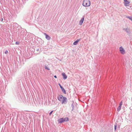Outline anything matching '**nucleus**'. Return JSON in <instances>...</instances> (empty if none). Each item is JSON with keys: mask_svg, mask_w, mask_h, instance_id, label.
<instances>
[{"mask_svg": "<svg viewBox=\"0 0 132 132\" xmlns=\"http://www.w3.org/2000/svg\"><path fill=\"white\" fill-rule=\"evenodd\" d=\"M59 85L60 87L61 88V90H62V91L65 94H66V92L65 90L64 89V88L61 86V85L60 84H59Z\"/></svg>", "mask_w": 132, "mask_h": 132, "instance_id": "39448f33", "label": "nucleus"}, {"mask_svg": "<svg viewBox=\"0 0 132 132\" xmlns=\"http://www.w3.org/2000/svg\"><path fill=\"white\" fill-rule=\"evenodd\" d=\"M63 119L64 121H67L69 120V119L68 118H65Z\"/></svg>", "mask_w": 132, "mask_h": 132, "instance_id": "f8f14e48", "label": "nucleus"}, {"mask_svg": "<svg viewBox=\"0 0 132 132\" xmlns=\"http://www.w3.org/2000/svg\"><path fill=\"white\" fill-rule=\"evenodd\" d=\"M54 77L55 78H57V77H56V76L55 75V76H54Z\"/></svg>", "mask_w": 132, "mask_h": 132, "instance_id": "aec40b11", "label": "nucleus"}, {"mask_svg": "<svg viewBox=\"0 0 132 132\" xmlns=\"http://www.w3.org/2000/svg\"><path fill=\"white\" fill-rule=\"evenodd\" d=\"M84 18L83 17L80 20V21H79V24L80 25H81L84 22Z\"/></svg>", "mask_w": 132, "mask_h": 132, "instance_id": "6e6552de", "label": "nucleus"}, {"mask_svg": "<svg viewBox=\"0 0 132 132\" xmlns=\"http://www.w3.org/2000/svg\"><path fill=\"white\" fill-rule=\"evenodd\" d=\"M62 75L63 77V78L64 79H65L67 78V76L64 73H62Z\"/></svg>", "mask_w": 132, "mask_h": 132, "instance_id": "1a4fd4ad", "label": "nucleus"}, {"mask_svg": "<svg viewBox=\"0 0 132 132\" xmlns=\"http://www.w3.org/2000/svg\"><path fill=\"white\" fill-rule=\"evenodd\" d=\"M57 98L61 102L62 104H65L67 101V98L63 97L62 95H59Z\"/></svg>", "mask_w": 132, "mask_h": 132, "instance_id": "f257e3e1", "label": "nucleus"}, {"mask_svg": "<svg viewBox=\"0 0 132 132\" xmlns=\"http://www.w3.org/2000/svg\"><path fill=\"white\" fill-rule=\"evenodd\" d=\"M127 18H128L130 20L132 21V17L127 16Z\"/></svg>", "mask_w": 132, "mask_h": 132, "instance_id": "ddd939ff", "label": "nucleus"}, {"mask_svg": "<svg viewBox=\"0 0 132 132\" xmlns=\"http://www.w3.org/2000/svg\"><path fill=\"white\" fill-rule=\"evenodd\" d=\"M125 2V5L126 6H127L129 5V4L130 3V2L128 1L127 0H124Z\"/></svg>", "mask_w": 132, "mask_h": 132, "instance_id": "20e7f679", "label": "nucleus"}, {"mask_svg": "<svg viewBox=\"0 0 132 132\" xmlns=\"http://www.w3.org/2000/svg\"><path fill=\"white\" fill-rule=\"evenodd\" d=\"M82 5L85 7H88L90 5V2L89 0H84Z\"/></svg>", "mask_w": 132, "mask_h": 132, "instance_id": "f03ea898", "label": "nucleus"}, {"mask_svg": "<svg viewBox=\"0 0 132 132\" xmlns=\"http://www.w3.org/2000/svg\"><path fill=\"white\" fill-rule=\"evenodd\" d=\"M53 112V111H51L49 113V115L50 116L51 115V114H52V112Z\"/></svg>", "mask_w": 132, "mask_h": 132, "instance_id": "6ab92c4d", "label": "nucleus"}, {"mask_svg": "<svg viewBox=\"0 0 132 132\" xmlns=\"http://www.w3.org/2000/svg\"><path fill=\"white\" fill-rule=\"evenodd\" d=\"M117 128V125L116 124V125H115L114 126V129L115 130Z\"/></svg>", "mask_w": 132, "mask_h": 132, "instance_id": "2eb2a0df", "label": "nucleus"}, {"mask_svg": "<svg viewBox=\"0 0 132 132\" xmlns=\"http://www.w3.org/2000/svg\"><path fill=\"white\" fill-rule=\"evenodd\" d=\"M121 108V106H119L117 108V111H119L120 110Z\"/></svg>", "mask_w": 132, "mask_h": 132, "instance_id": "9b49d317", "label": "nucleus"}, {"mask_svg": "<svg viewBox=\"0 0 132 132\" xmlns=\"http://www.w3.org/2000/svg\"><path fill=\"white\" fill-rule=\"evenodd\" d=\"M80 40V39H77V40L74 43H73V44L74 45H76L78 43V42Z\"/></svg>", "mask_w": 132, "mask_h": 132, "instance_id": "9d476101", "label": "nucleus"}, {"mask_svg": "<svg viewBox=\"0 0 132 132\" xmlns=\"http://www.w3.org/2000/svg\"><path fill=\"white\" fill-rule=\"evenodd\" d=\"M122 101H121L120 103V104H119V106H121V105H122Z\"/></svg>", "mask_w": 132, "mask_h": 132, "instance_id": "dca6fc26", "label": "nucleus"}, {"mask_svg": "<svg viewBox=\"0 0 132 132\" xmlns=\"http://www.w3.org/2000/svg\"><path fill=\"white\" fill-rule=\"evenodd\" d=\"M5 54H7L8 53V51L7 50H6L5 52Z\"/></svg>", "mask_w": 132, "mask_h": 132, "instance_id": "a211bd4d", "label": "nucleus"}, {"mask_svg": "<svg viewBox=\"0 0 132 132\" xmlns=\"http://www.w3.org/2000/svg\"><path fill=\"white\" fill-rule=\"evenodd\" d=\"M58 122L59 123H61L64 122V119L63 118H61L59 119L58 120Z\"/></svg>", "mask_w": 132, "mask_h": 132, "instance_id": "0eeeda50", "label": "nucleus"}, {"mask_svg": "<svg viewBox=\"0 0 132 132\" xmlns=\"http://www.w3.org/2000/svg\"><path fill=\"white\" fill-rule=\"evenodd\" d=\"M45 68L46 69H47L49 70H50V69L49 68H48L46 66H45Z\"/></svg>", "mask_w": 132, "mask_h": 132, "instance_id": "4468645a", "label": "nucleus"}, {"mask_svg": "<svg viewBox=\"0 0 132 132\" xmlns=\"http://www.w3.org/2000/svg\"><path fill=\"white\" fill-rule=\"evenodd\" d=\"M119 50L120 51L121 54H124L125 53V50L122 47H120L119 48Z\"/></svg>", "mask_w": 132, "mask_h": 132, "instance_id": "7ed1b4c3", "label": "nucleus"}, {"mask_svg": "<svg viewBox=\"0 0 132 132\" xmlns=\"http://www.w3.org/2000/svg\"><path fill=\"white\" fill-rule=\"evenodd\" d=\"M46 37V38L48 40H49L51 39L50 37L48 35H47L46 33H44V34Z\"/></svg>", "mask_w": 132, "mask_h": 132, "instance_id": "423d86ee", "label": "nucleus"}, {"mask_svg": "<svg viewBox=\"0 0 132 132\" xmlns=\"http://www.w3.org/2000/svg\"><path fill=\"white\" fill-rule=\"evenodd\" d=\"M19 42H16L15 43V44L16 45H19Z\"/></svg>", "mask_w": 132, "mask_h": 132, "instance_id": "f3484780", "label": "nucleus"}]
</instances>
